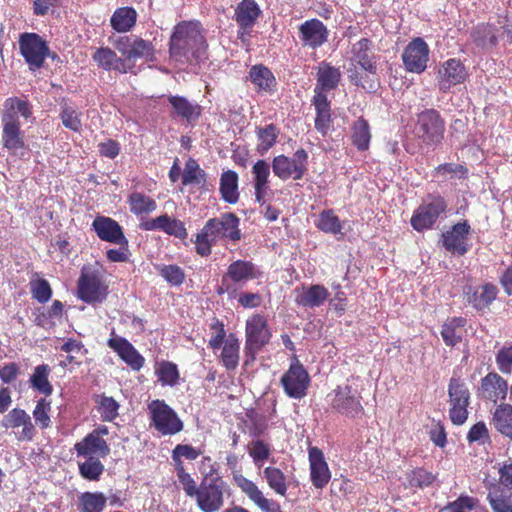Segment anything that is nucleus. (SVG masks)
<instances>
[{
  "instance_id": "56",
  "label": "nucleus",
  "mask_w": 512,
  "mask_h": 512,
  "mask_svg": "<svg viewBox=\"0 0 512 512\" xmlns=\"http://www.w3.org/2000/svg\"><path fill=\"white\" fill-rule=\"evenodd\" d=\"M247 450L253 463L258 468L262 467L264 462L268 460L271 455L270 445L261 439L251 441L247 446Z\"/></svg>"
},
{
  "instance_id": "41",
  "label": "nucleus",
  "mask_w": 512,
  "mask_h": 512,
  "mask_svg": "<svg viewBox=\"0 0 512 512\" xmlns=\"http://www.w3.org/2000/svg\"><path fill=\"white\" fill-rule=\"evenodd\" d=\"M182 184L198 185L202 190L209 191L210 188L207 184V174L200 168L196 160L190 158L186 161L184 171L182 174Z\"/></svg>"
},
{
  "instance_id": "59",
  "label": "nucleus",
  "mask_w": 512,
  "mask_h": 512,
  "mask_svg": "<svg viewBox=\"0 0 512 512\" xmlns=\"http://www.w3.org/2000/svg\"><path fill=\"white\" fill-rule=\"evenodd\" d=\"M479 500L469 495H460L455 501L447 503L443 512H471L477 509Z\"/></svg>"
},
{
  "instance_id": "40",
  "label": "nucleus",
  "mask_w": 512,
  "mask_h": 512,
  "mask_svg": "<svg viewBox=\"0 0 512 512\" xmlns=\"http://www.w3.org/2000/svg\"><path fill=\"white\" fill-rule=\"evenodd\" d=\"M238 174L233 170L224 171L220 176V195L223 201L236 204L239 201Z\"/></svg>"
},
{
  "instance_id": "42",
  "label": "nucleus",
  "mask_w": 512,
  "mask_h": 512,
  "mask_svg": "<svg viewBox=\"0 0 512 512\" xmlns=\"http://www.w3.org/2000/svg\"><path fill=\"white\" fill-rule=\"evenodd\" d=\"M137 12L133 7L117 8L110 19L111 27L119 32H129L136 24Z\"/></svg>"
},
{
  "instance_id": "1",
  "label": "nucleus",
  "mask_w": 512,
  "mask_h": 512,
  "mask_svg": "<svg viewBox=\"0 0 512 512\" xmlns=\"http://www.w3.org/2000/svg\"><path fill=\"white\" fill-rule=\"evenodd\" d=\"M208 44L198 21H181L174 26L169 40V55L182 65H199L205 61Z\"/></svg>"
},
{
  "instance_id": "16",
  "label": "nucleus",
  "mask_w": 512,
  "mask_h": 512,
  "mask_svg": "<svg viewBox=\"0 0 512 512\" xmlns=\"http://www.w3.org/2000/svg\"><path fill=\"white\" fill-rule=\"evenodd\" d=\"M261 275L262 272L252 261H233L228 265L226 273L222 276V285L217 289V293L223 294L230 290L231 287L228 281L234 284H244L250 280L258 279Z\"/></svg>"
},
{
  "instance_id": "19",
  "label": "nucleus",
  "mask_w": 512,
  "mask_h": 512,
  "mask_svg": "<svg viewBox=\"0 0 512 512\" xmlns=\"http://www.w3.org/2000/svg\"><path fill=\"white\" fill-rule=\"evenodd\" d=\"M91 226L97 237L102 241L116 245L128 243L122 226L111 217L98 215Z\"/></svg>"
},
{
  "instance_id": "38",
  "label": "nucleus",
  "mask_w": 512,
  "mask_h": 512,
  "mask_svg": "<svg viewBox=\"0 0 512 512\" xmlns=\"http://www.w3.org/2000/svg\"><path fill=\"white\" fill-rule=\"evenodd\" d=\"M471 290V288H469ZM498 288L492 283H485L473 290L467 292V298L470 304L477 310L487 308L497 297Z\"/></svg>"
},
{
  "instance_id": "22",
  "label": "nucleus",
  "mask_w": 512,
  "mask_h": 512,
  "mask_svg": "<svg viewBox=\"0 0 512 512\" xmlns=\"http://www.w3.org/2000/svg\"><path fill=\"white\" fill-rule=\"evenodd\" d=\"M139 228L144 231H163L164 233L185 240L188 236L185 224L176 218H171L167 214L160 215L156 218L142 221Z\"/></svg>"
},
{
  "instance_id": "62",
  "label": "nucleus",
  "mask_w": 512,
  "mask_h": 512,
  "mask_svg": "<svg viewBox=\"0 0 512 512\" xmlns=\"http://www.w3.org/2000/svg\"><path fill=\"white\" fill-rule=\"evenodd\" d=\"M60 119L65 128L79 132L82 127L80 114L67 103L61 105Z\"/></svg>"
},
{
  "instance_id": "55",
  "label": "nucleus",
  "mask_w": 512,
  "mask_h": 512,
  "mask_svg": "<svg viewBox=\"0 0 512 512\" xmlns=\"http://www.w3.org/2000/svg\"><path fill=\"white\" fill-rule=\"evenodd\" d=\"M80 476L88 481H98L104 472V465L99 458L89 457L84 462H78Z\"/></svg>"
},
{
  "instance_id": "21",
  "label": "nucleus",
  "mask_w": 512,
  "mask_h": 512,
  "mask_svg": "<svg viewBox=\"0 0 512 512\" xmlns=\"http://www.w3.org/2000/svg\"><path fill=\"white\" fill-rule=\"evenodd\" d=\"M468 76L465 65L460 59L450 58L446 60L438 71V85L443 92L452 86L463 83Z\"/></svg>"
},
{
  "instance_id": "45",
  "label": "nucleus",
  "mask_w": 512,
  "mask_h": 512,
  "mask_svg": "<svg viewBox=\"0 0 512 512\" xmlns=\"http://www.w3.org/2000/svg\"><path fill=\"white\" fill-rule=\"evenodd\" d=\"M95 408L103 422H112L119 416L120 404L111 396L94 395Z\"/></svg>"
},
{
  "instance_id": "36",
  "label": "nucleus",
  "mask_w": 512,
  "mask_h": 512,
  "mask_svg": "<svg viewBox=\"0 0 512 512\" xmlns=\"http://www.w3.org/2000/svg\"><path fill=\"white\" fill-rule=\"evenodd\" d=\"M372 42L362 38L352 46L353 59L366 72L375 75L377 66L372 53Z\"/></svg>"
},
{
  "instance_id": "37",
  "label": "nucleus",
  "mask_w": 512,
  "mask_h": 512,
  "mask_svg": "<svg viewBox=\"0 0 512 512\" xmlns=\"http://www.w3.org/2000/svg\"><path fill=\"white\" fill-rule=\"evenodd\" d=\"M220 353V362L227 370H235L240 360V341L234 333L224 340Z\"/></svg>"
},
{
  "instance_id": "50",
  "label": "nucleus",
  "mask_w": 512,
  "mask_h": 512,
  "mask_svg": "<svg viewBox=\"0 0 512 512\" xmlns=\"http://www.w3.org/2000/svg\"><path fill=\"white\" fill-rule=\"evenodd\" d=\"M50 373V366L48 364H41L34 368L30 377L31 386L45 396H50L53 393V386L49 381Z\"/></svg>"
},
{
  "instance_id": "10",
  "label": "nucleus",
  "mask_w": 512,
  "mask_h": 512,
  "mask_svg": "<svg viewBox=\"0 0 512 512\" xmlns=\"http://www.w3.org/2000/svg\"><path fill=\"white\" fill-rule=\"evenodd\" d=\"M18 43L20 53L32 72L41 69L47 57L55 58L56 56L55 53H50L47 41L37 33H22Z\"/></svg>"
},
{
  "instance_id": "18",
  "label": "nucleus",
  "mask_w": 512,
  "mask_h": 512,
  "mask_svg": "<svg viewBox=\"0 0 512 512\" xmlns=\"http://www.w3.org/2000/svg\"><path fill=\"white\" fill-rule=\"evenodd\" d=\"M429 46L423 38L417 37L408 43L402 53V61L408 72L420 74L427 68Z\"/></svg>"
},
{
  "instance_id": "34",
  "label": "nucleus",
  "mask_w": 512,
  "mask_h": 512,
  "mask_svg": "<svg viewBox=\"0 0 512 512\" xmlns=\"http://www.w3.org/2000/svg\"><path fill=\"white\" fill-rule=\"evenodd\" d=\"M466 323L463 317H450L444 321L440 333L447 346L455 347L462 342L466 334Z\"/></svg>"
},
{
  "instance_id": "35",
  "label": "nucleus",
  "mask_w": 512,
  "mask_h": 512,
  "mask_svg": "<svg viewBox=\"0 0 512 512\" xmlns=\"http://www.w3.org/2000/svg\"><path fill=\"white\" fill-rule=\"evenodd\" d=\"M312 103L315 107V129L325 136L331 127L332 123V111L330 101L327 95H316L314 94Z\"/></svg>"
},
{
  "instance_id": "26",
  "label": "nucleus",
  "mask_w": 512,
  "mask_h": 512,
  "mask_svg": "<svg viewBox=\"0 0 512 512\" xmlns=\"http://www.w3.org/2000/svg\"><path fill=\"white\" fill-rule=\"evenodd\" d=\"M471 230L466 220L458 222L452 228L443 233V246L446 250L459 256L468 251L467 236Z\"/></svg>"
},
{
  "instance_id": "11",
  "label": "nucleus",
  "mask_w": 512,
  "mask_h": 512,
  "mask_svg": "<svg viewBox=\"0 0 512 512\" xmlns=\"http://www.w3.org/2000/svg\"><path fill=\"white\" fill-rule=\"evenodd\" d=\"M307 166L308 153L303 148L297 149L291 158L284 154L275 156L271 164L274 175L282 181L301 180L308 170Z\"/></svg>"
},
{
  "instance_id": "53",
  "label": "nucleus",
  "mask_w": 512,
  "mask_h": 512,
  "mask_svg": "<svg viewBox=\"0 0 512 512\" xmlns=\"http://www.w3.org/2000/svg\"><path fill=\"white\" fill-rule=\"evenodd\" d=\"M493 423L498 432L512 438V406L503 404L496 408Z\"/></svg>"
},
{
  "instance_id": "61",
  "label": "nucleus",
  "mask_w": 512,
  "mask_h": 512,
  "mask_svg": "<svg viewBox=\"0 0 512 512\" xmlns=\"http://www.w3.org/2000/svg\"><path fill=\"white\" fill-rule=\"evenodd\" d=\"M50 412L51 402L46 398L39 399L33 410V417L41 429H47L51 426Z\"/></svg>"
},
{
  "instance_id": "29",
  "label": "nucleus",
  "mask_w": 512,
  "mask_h": 512,
  "mask_svg": "<svg viewBox=\"0 0 512 512\" xmlns=\"http://www.w3.org/2000/svg\"><path fill=\"white\" fill-rule=\"evenodd\" d=\"M4 426L11 429L22 427L18 433L20 441H31L36 434L30 415L20 408H14L8 412L4 418Z\"/></svg>"
},
{
  "instance_id": "33",
  "label": "nucleus",
  "mask_w": 512,
  "mask_h": 512,
  "mask_svg": "<svg viewBox=\"0 0 512 512\" xmlns=\"http://www.w3.org/2000/svg\"><path fill=\"white\" fill-rule=\"evenodd\" d=\"M341 79L339 68L332 66L328 62H321L317 72V83L314 88V94L327 95V92L337 88Z\"/></svg>"
},
{
  "instance_id": "43",
  "label": "nucleus",
  "mask_w": 512,
  "mask_h": 512,
  "mask_svg": "<svg viewBox=\"0 0 512 512\" xmlns=\"http://www.w3.org/2000/svg\"><path fill=\"white\" fill-rule=\"evenodd\" d=\"M144 59L147 62L155 60V47L149 40L139 36H133L131 49L129 50L126 62L135 65V60Z\"/></svg>"
},
{
  "instance_id": "20",
  "label": "nucleus",
  "mask_w": 512,
  "mask_h": 512,
  "mask_svg": "<svg viewBox=\"0 0 512 512\" xmlns=\"http://www.w3.org/2000/svg\"><path fill=\"white\" fill-rule=\"evenodd\" d=\"M298 30L303 47L315 50L328 41L329 31L325 24L317 18L306 20Z\"/></svg>"
},
{
  "instance_id": "2",
  "label": "nucleus",
  "mask_w": 512,
  "mask_h": 512,
  "mask_svg": "<svg viewBox=\"0 0 512 512\" xmlns=\"http://www.w3.org/2000/svg\"><path fill=\"white\" fill-rule=\"evenodd\" d=\"M240 218L232 212L222 213L219 217L210 218L195 236V251L202 257L212 252V246L224 239L237 243L242 238L239 228Z\"/></svg>"
},
{
  "instance_id": "9",
  "label": "nucleus",
  "mask_w": 512,
  "mask_h": 512,
  "mask_svg": "<svg viewBox=\"0 0 512 512\" xmlns=\"http://www.w3.org/2000/svg\"><path fill=\"white\" fill-rule=\"evenodd\" d=\"M202 454L203 451L200 448L191 444H177L171 451V463L178 481L182 485L185 494L192 498L197 493L198 486L190 473L187 472L184 460L195 461Z\"/></svg>"
},
{
  "instance_id": "47",
  "label": "nucleus",
  "mask_w": 512,
  "mask_h": 512,
  "mask_svg": "<svg viewBox=\"0 0 512 512\" xmlns=\"http://www.w3.org/2000/svg\"><path fill=\"white\" fill-rule=\"evenodd\" d=\"M371 140L370 126L363 117L358 118L351 126V141L358 151L369 149Z\"/></svg>"
},
{
  "instance_id": "7",
  "label": "nucleus",
  "mask_w": 512,
  "mask_h": 512,
  "mask_svg": "<svg viewBox=\"0 0 512 512\" xmlns=\"http://www.w3.org/2000/svg\"><path fill=\"white\" fill-rule=\"evenodd\" d=\"M109 287L99 269L83 266L77 281V297L87 304H100L107 299Z\"/></svg>"
},
{
  "instance_id": "48",
  "label": "nucleus",
  "mask_w": 512,
  "mask_h": 512,
  "mask_svg": "<svg viewBox=\"0 0 512 512\" xmlns=\"http://www.w3.org/2000/svg\"><path fill=\"white\" fill-rule=\"evenodd\" d=\"M405 479V488L411 490L424 489L431 486L435 482L436 475L430 471H427L423 467H417L408 471L406 473Z\"/></svg>"
},
{
  "instance_id": "12",
  "label": "nucleus",
  "mask_w": 512,
  "mask_h": 512,
  "mask_svg": "<svg viewBox=\"0 0 512 512\" xmlns=\"http://www.w3.org/2000/svg\"><path fill=\"white\" fill-rule=\"evenodd\" d=\"M449 419L454 425H463L468 418L470 392L464 380L452 377L448 385Z\"/></svg>"
},
{
  "instance_id": "23",
  "label": "nucleus",
  "mask_w": 512,
  "mask_h": 512,
  "mask_svg": "<svg viewBox=\"0 0 512 512\" xmlns=\"http://www.w3.org/2000/svg\"><path fill=\"white\" fill-rule=\"evenodd\" d=\"M308 459L312 485L317 489H323L331 479V472L322 450L316 446L309 447Z\"/></svg>"
},
{
  "instance_id": "64",
  "label": "nucleus",
  "mask_w": 512,
  "mask_h": 512,
  "mask_svg": "<svg viewBox=\"0 0 512 512\" xmlns=\"http://www.w3.org/2000/svg\"><path fill=\"white\" fill-rule=\"evenodd\" d=\"M498 369L504 374L512 371V345L503 346L496 354Z\"/></svg>"
},
{
  "instance_id": "63",
  "label": "nucleus",
  "mask_w": 512,
  "mask_h": 512,
  "mask_svg": "<svg viewBox=\"0 0 512 512\" xmlns=\"http://www.w3.org/2000/svg\"><path fill=\"white\" fill-rule=\"evenodd\" d=\"M498 485L501 489L512 492V459L509 458L498 464Z\"/></svg>"
},
{
  "instance_id": "49",
  "label": "nucleus",
  "mask_w": 512,
  "mask_h": 512,
  "mask_svg": "<svg viewBox=\"0 0 512 512\" xmlns=\"http://www.w3.org/2000/svg\"><path fill=\"white\" fill-rule=\"evenodd\" d=\"M279 134V128L273 123L268 124L264 127H257V152L260 153L261 155L268 152L277 143Z\"/></svg>"
},
{
  "instance_id": "31",
  "label": "nucleus",
  "mask_w": 512,
  "mask_h": 512,
  "mask_svg": "<svg viewBox=\"0 0 512 512\" xmlns=\"http://www.w3.org/2000/svg\"><path fill=\"white\" fill-rule=\"evenodd\" d=\"M171 105L173 118H181L188 123L196 122L202 113V107L196 103L189 101L184 96L170 95L167 97Z\"/></svg>"
},
{
  "instance_id": "24",
  "label": "nucleus",
  "mask_w": 512,
  "mask_h": 512,
  "mask_svg": "<svg viewBox=\"0 0 512 512\" xmlns=\"http://www.w3.org/2000/svg\"><path fill=\"white\" fill-rule=\"evenodd\" d=\"M507 391V381L496 372H490L481 379L477 395L481 399L497 403L506 398Z\"/></svg>"
},
{
  "instance_id": "6",
  "label": "nucleus",
  "mask_w": 512,
  "mask_h": 512,
  "mask_svg": "<svg viewBox=\"0 0 512 512\" xmlns=\"http://www.w3.org/2000/svg\"><path fill=\"white\" fill-rule=\"evenodd\" d=\"M445 120L434 108H427L417 114L414 134L427 147L440 146L444 140Z\"/></svg>"
},
{
  "instance_id": "30",
  "label": "nucleus",
  "mask_w": 512,
  "mask_h": 512,
  "mask_svg": "<svg viewBox=\"0 0 512 512\" xmlns=\"http://www.w3.org/2000/svg\"><path fill=\"white\" fill-rule=\"evenodd\" d=\"M470 37L477 47L492 50L498 45L500 28H498V24L496 25L490 22L478 23L472 28Z\"/></svg>"
},
{
  "instance_id": "27",
  "label": "nucleus",
  "mask_w": 512,
  "mask_h": 512,
  "mask_svg": "<svg viewBox=\"0 0 512 512\" xmlns=\"http://www.w3.org/2000/svg\"><path fill=\"white\" fill-rule=\"evenodd\" d=\"M93 61L98 67L110 71L126 74L132 72L134 64L126 62L125 59L119 57L117 53L109 47H100L92 55Z\"/></svg>"
},
{
  "instance_id": "58",
  "label": "nucleus",
  "mask_w": 512,
  "mask_h": 512,
  "mask_svg": "<svg viewBox=\"0 0 512 512\" xmlns=\"http://www.w3.org/2000/svg\"><path fill=\"white\" fill-rule=\"evenodd\" d=\"M158 271L170 286L179 287L185 281L184 270L176 264L161 265L158 267Z\"/></svg>"
},
{
  "instance_id": "25",
  "label": "nucleus",
  "mask_w": 512,
  "mask_h": 512,
  "mask_svg": "<svg viewBox=\"0 0 512 512\" xmlns=\"http://www.w3.org/2000/svg\"><path fill=\"white\" fill-rule=\"evenodd\" d=\"M295 303L304 308H315L322 306L328 299L330 293L321 284H303L294 289Z\"/></svg>"
},
{
  "instance_id": "39",
  "label": "nucleus",
  "mask_w": 512,
  "mask_h": 512,
  "mask_svg": "<svg viewBox=\"0 0 512 512\" xmlns=\"http://www.w3.org/2000/svg\"><path fill=\"white\" fill-rule=\"evenodd\" d=\"M108 498L99 491L82 492L77 497L76 507L78 512H103Z\"/></svg>"
},
{
  "instance_id": "32",
  "label": "nucleus",
  "mask_w": 512,
  "mask_h": 512,
  "mask_svg": "<svg viewBox=\"0 0 512 512\" xmlns=\"http://www.w3.org/2000/svg\"><path fill=\"white\" fill-rule=\"evenodd\" d=\"M77 457L105 458L110 454V447L105 439L93 437L88 433L81 441L74 444Z\"/></svg>"
},
{
  "instance_id": "44",
  "label": "nucleus",
  "mask_w": 512,
  "mask_h": 512,
  "mask_svg": "<svg viewBox=\"0 0 512 512\" xmlns=\"http://www.w3.org/2000/svg\"><path fill=\"white\" fill-rule=\"evenodd\" d=\"M249 76L258 91L272 92L276 86V79L273 73L262 64L252 66Z\"/></svg>"
},
{
  "instance_id": "46",
  "label": "nucleus",
  "mask_w": 512,
  "mask_h": 512,
  "mask_svg": "<svg viewBox=\"0 0 512 512\" xmlns=\"http://www.w3.org/2000/svg\"><path fill=\"white\" fill-rule=\"evenodd\" d=\"M487 501L493 512H512V492L507 493L500 486L489 487Z\"/></svg>"
},
{
  "instance_id": "57",
  "label": "nucleus",
  "mask_w": 512,
  "mask_h": 512,
  "mask_svg": "<svg viewBox=\"0 0 512 512\" xmlns=\"http://www.w3.org/2000/svg\"><path fill=\"white\" fill-rule=\"evenodd\" d=\"M155 373L162 385L175 386L178 383L179 371L177 365L173 362H160Z\"/></svg>"
},
{
  "instance_id": "13",
  "label": "nucleus",
  "mask_w": 512,
  "mask_h": 512,
  "mask_svg": "<svg viewBox=\"0 0 512 512\" xmlns=\"http://www.w3.org/2000/svg\"><path fill=\"white\" fill-rule=\"evenodd\" d=\"M328 396L331 408L341 415L355 418L364 412L360 393L348 384L338 385Z\"/></svg>"
},
{
  "instance_id": "60",
  "label": "nucleus",
  "mask_w": 512,
  "mask_h": 512,
  "mask_svg": "<svg viewBox=\"0 0 512 512\" xmlns=\"http://www.w3.org/2000/svg\"><path fill=\"white\" fill-rule=\"evenodd\" d=\"M30 291L32 297L39 303L44 304L48 302L53 294L49 282L44 278H38L30 281Z\"/></svg>"
},
{
  "instance_id": "51",
  "label": "nucleus",
  "mask_w": 512,
  "mask_h": 512,
  "mask_svg": "<svg viewBox=\"0 0 512 512\" xmlns=\"http://www.w3.org/2000/svg\"><path fill=\"white\" fill-rule=\"evenodd\" d=\"M263 477L271 490L280 496H286L288 490L287 477L280 468L274 466L264 468Z\"/></svg>"
},
{
  "instance_id": "5",
  "label": "nucleus",
  "mask_w": 512,
  "mask_h": 512,
  "mask_svg": "<svg viewBox=\"0 0 512 512\" xmlns=\"http://www.w3.org/2000/svg\"><path fill=\"white\" fill-rule=\"evenodd\" d=\"M149 427L162 436H173L184 429L177 412L163 399H154L147 404Z\"/></svg>"
},
{
  "instance_id": "54",
  "label": "nucleus",
  "mask_w": 512,
  "mask_h": 512,
  "mask_svg": "<svg viewBox=\"0 0 512 512\" xmlns=\"http://www.w3.org/2000/svg\"><path fill=\"white\" fill-rule=\"evenodd\" d=\"M315 226L322 232L328 234H338L342 231V223L339 217L335 214L334 210H323L319 214V218Z\"/></svg>"
},
{
  "instance_id": "17",
  "label": "nucleus",
  "mask_w": 512,
  "mask_h": 512,
  "mask_svg": "<svg viewBox=\"0 0 512 512\" xmlns=\"http://www.w3.org/2000/svg\"><path fill=\"white\" fill-rule=\"evenodd\" d=\"M261 14L262 10L255 0H241L237 4L233 18L238 26V39L245 41L251 36L252 29Z\"/></svg>"
},
{
  "instance_id": "14",
  "label": "nucleus",
  "mask_w": 512,
  "mask_h": 512,
  "mask_svg": "<svg viewBox=\"0 0 512 512\" xmlns=\"http://www.w3.org/2000/svg\"><path fill=\"white\" fill-rule=\"evenodd\" d=\"M447 209L445 199L439 194H429L427 202L420 205L413 213L410 224L414 230L422 232L430 229L441 214Z\"/></svg>"
},
{
  "instance_id": "15",
  "label": "nucleus",
  "mask_w": 512,
  "mask_h": 512,
  "mask_svg": "<svg viewBox=\"0 0 512 512\" xmlns=\"http://www.w3.org/2000/svg\"><path fill=\"white\" fill-rule=\"evenodd\" d=\"M280 384L289 398L301 399L306 396L310 376L296 356H293L288 370L282 375Z\"/></svg>"
},
{
  "instance_id": "4",
  "label": "nucleus",
  "mask_w": 512,
  "mask_h": 512,
  "mask_svg": "<svg viewBox=\"0 0 512 512\" xmlns=\"http://www.w3.org/2000/svg\"><path fill=\"white\" fill-rule=\"evenodd\" d=\"M230 497V486L219 475L204 476L194 495L196 504L202 512H218Z\"/></svg>"
},
{
  "instance_id": "8",
  "label": "nucleus",
  "mask_w": 512,
  "mask_h": 512,
  "mask_svg": "<svg viewBox=\"0 0 512 512\" xmlns=\"http://www.w3.org/2000/svg\"><path fill=\"white\" fill-rule=\"evenodd\" d=\"M271 337L267 317L260 313L251 315L245 324V356L254 361L257 354L270 342Z\"/></svg>"
},
{
  "instance_id": "52",
  "label": "nucleus",
  "mask_w": 512,
  "mask_h": 512,
  "mask_svg": "<svg viewBox=\"0 0 512 512\" xmlns=\"http://www.w3.org/2000/svg\"><path fill=\"white\" fill-rule=\"evenodd\" d=\"M130 212L134 215L149 214L156 210L157 203L150 196L141 192H133L128 196L127 200Z\"/></svg>"
},
{
  "instance_id": "3",
  "label": "nucleus",
  "mask_w": 512,
  "mask_h": 512,
  "mask_svg": "<svg viewBox=\"0 0 512 512\" xmlns=\"http://www.w3.org/2000/svg\"><path fill=\"white\" fill-rule=\"evenodd\" d=\"M19 115L28 119L32 115L31 105L28 101L18 97H9L4 102L1 116L2 143L9 151L25 148V137L21 131Z\"/></svg>"
},
{
  "instance_id": "28",
  "label": "nucleus",
  "mask_w": 512,
  "mask_h": 512,
  "mask_svg": "<svg viewBox=\"0 0 512 512\" xmlns=\"http://www.w3.org/2000/svg\"><path fill=\"white\" fill-rule=\"evenodd\" d=\"M107 344L133 370L139 371L144 366V357L127 339L120 336H114L108 340Z\"/></svg>"
}]
</instances>
